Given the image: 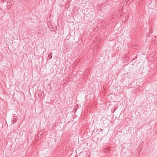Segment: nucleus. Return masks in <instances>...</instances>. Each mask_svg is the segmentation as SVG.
I'll return each mask as SVG.
<instances>
[{
    "label": "nucleus",
    "mask_w": 157,
    "mask_h": 157,
    "mask_svg": "<svg viewBox=\"0 0 157 157\" xmlns=\"http://www.w3.org/2000/svg\"><path fill=\"white\" fill-rule=\"evenodd\" d=\"M17 121V120L15 118V116H14L13 117V118L12 120V124L15 123Z\"/></svg>",
    "instance_id": "f257e3e1"
},
{
    "label": "nucleus",
    "mask_w": 157,
    "mask_h": 157,
    "mask_svg": "<svg viewBox=\"0 0 157 157\" xmlns=\"http://www.w3.org/2000/svg\"><path fill=\"white\" fill-rule=\"evenodd\" d=\"M52 53H50L48 55V57L49 58V59H51L52 58Z\"/></svg>",
    "instance_id": "f03ea898"
},
{
    "label": "nucleus",
    "mask_w": 157,
    "mask_h": 157,
    "mask_svg": "<svg viewBox=\"0 0 157 157\" xmlns=\"http://www.w3.org/2000/svg\"><path fill=\"white\" fill-rule=\"evenodd\" d=\"M125 2H127V0H125Z\"/></svg>",
    "instance_id": "7ed1b4c3"
}]
</instances>
